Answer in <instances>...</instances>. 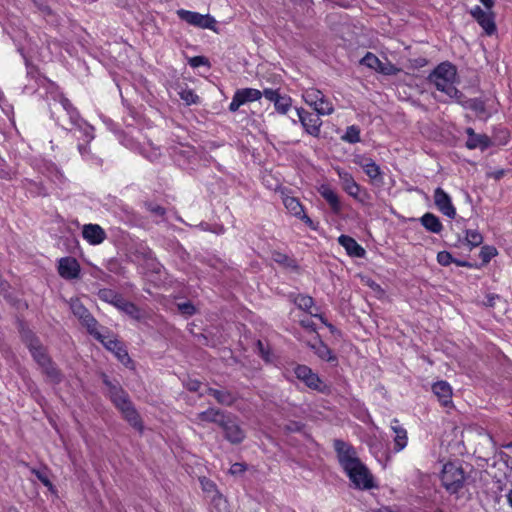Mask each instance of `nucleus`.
I'll return each instance as SVG.
<instances>
[{"mask_svg":"<svg viewBox=\"0 0 512 512\" xmlns=\"http://www.w3.org/2000/svg\"><path fill=\"white\" fill-rule=\"evenodd\" d=\"M59 103L68 117L70 126L61 121L60 118L56 119V123L67 131H72L73 129L78 130L85 136L87 142H91L94 139L93 127L81 117L77 108L73 106L68 98L61 96Z\"/></svg>","mask_w":512,"mask_h":512,"instance_id":"f257e3e1","label":"nucleus"},{"mask_svg":"<svg viewBox=\"0 0 512 512\" xmlns=\"http://www.w3.org/2000/svg\"><path fill=\"white\" fill-rule=\"evenodd\" d=\"M456 78V67L450 62H442L428 75L427 80L438 91L445 93L456 83Z\"/></svg>","mask_w":512,"mask_h":512,"instance_id":"f03ea898","label":"nucleus"},{"mask_svg":"<svg viewBox=\"0 0 512 512\" xmlns=\"http://www.w3.org/2000/svg\"><path fill=\"white\" fill-rule=\"evenodd\" d=\"M440 479L442 486L446 491L449 494L454 495L463 488L465 483V473L462 467L449 462L443 466Z\"/></svg>","mask_w":512,"mask_h":512,"instance_id":"7ed1b4c3","label":"nucleus"},{"mask_svg":"<svg viewBox=\"0 0 512 512\" xmlns=\"http://www.w3.org/2000/svg\"><path fill=\"white\" fill-rule=\"evenodd\" d=\"M97 295L100 300L115 306L118 310L127 314L131 318H140L139 308L134 303L126 300L121 294L117 293L116 291L109 288H103L98 291Z\"/></svg>","mask_w":512,"mask_h":512,"instance_id":"20e7f679","label":"nucleus"},{"mask_svg":"<svg viewBox=\"0 0 512 512\" xmlns=\"http://www.w3.org/2000/svg\"><path fill=\"white\" fill-rule=\"evenodd\" d=\"M224 438L233 445L241 444L246 438V431L241 425L239 417L228 412L220 427Z\"/></svg>","mask_w":512,"mask_h":512,"instance_id":"39448f33","label":"nucleus"},{"mask_svg":"<svg viewBox=\"0 0 512 512\" xmlns=\"http://www.w3.org/2000/svg\"><path fill=\"white\" fill-rule=\"evenodd\" d=\"M333 447L336 452L339 465L344 472L361 461L357 456L355 448L348 442L341 439H335Z\"/></svg>","mask_w":512,"mask_h":512,"instance_id":"423d86ee","label":"nucleus"},{"mask_svg":"<svg viewBox=\"0 0 512 512\" xmlns=\"http://www.w3.org/2000/svg\"><path fill=\"white\" fill-rule=\"evenodd\" d=\"M345 473L357 489L369 490L374 487L373 477L361 461L346 470Z\"/></svg>","mask_w":512,"mask_h":512,"instance_id":"0eeeda50","label":"nucleus"},{"mask_svg":"<svg viewBox=\"0 0 512 512\" xmlns=\"http://www.w3.org/2000/svg\"><path fill=\"white\" fill-rule=\"evenodd\" d=\"M296 377L305 383V385L321 393L328 391V386L321 380L318 374L314 373L312 369L306 365H297L294 369Z\"/></svg>","mask_w":512,"mask_h":512,"instance_id":"6e6552de","label":"nucleus"},{"mask_svg":"<svg viewBox=\"0 0 512 512\" xmlns=\"http://www.w3.org/2000/svg\"><path fill=\"white\" fill-rule=\"evenodd\" d=\"M304 101L312 106L318 115H330L334 107L324 94L318 89H309L303 94Z\"/></svg>","mask_w":512,"mask_h":512,"instance_id":"1a4fd4ad","label":"nucleus"},{"mask_svg":"<svg viewBox=\"0 0 512 512\" xmlns=\"http://www.w3.org/2000/svg\"><path fill=\"white\" fill-rule=\"evenodd\" d=\"M169 94L178 96L187 106L200 103V97L188 87L184 79H177L168 85Z\"/></svg>","mask_w":512,"mask_h":512,"instance_id":"9d476101","label":"nucleus"},{"mask_svg":"<svg viewBox=\"0 0 512 512\" xmlns=\"http://www.w3.org/2000/svg\"><path fill=\"white\" fill-rule=\"evenodd\" d=\"M23 338L33 359L40 367L52 360L45 347L31 331L24 332Z\"/></svg>","mask_w":512,"mask_h":512,"instance_id":"9b49d317","label":"nucleus"},{"mask_svg":"<svg viewBox=\"0 0 512 512\" xmlns=\"http://www.w3.org/2000/svg\"><path fill=\"white\" fill-rule=\"evenodd\" d=\"M177 15L188 24L203 29H214L216 24V20L209 14L203 15L198 12L179 9Z\"/></svg>","mask_w":512,"mask_h":512,"instance_id":"f8f14e48","label":"nucleus"},{"mask_svg":"<svg viewBox=\"0 0 512 512\" xmlns=\"http://www.w3.org/2000/svg\"><path fill=\"white\" fill-rule=\"evenodd\" d=\"M108 351L112 352L115 357L126 367H128L132 360L129 357L127 349L123 342L119 341L116 338H110L108 336L103 335L102 338L98 340Z\"/></svg>","mask_w":512,"mask_h":512,"instance_id":"ddd939ff","label":"nucleus"},{"mask_svg":"<svg viewBox=\"0 0 512 512\" xmlns=\"http://www.w3.org/2000/svg\"><path fill=\"white\" fill-rule=\"evenodd\" d=\"M228 412L217 407H209L205 411L196 413L192 421L197 425L215 424L220 427Z\"/></svg>","mask_w":512,"mask_h":512,"instance_id":"4468645a","label":"nucleus"},{"mask_svg":"<svg viewBox=\"0 0 512 512\" xmlns=\"http://www.w3.org/2000/svg\"><path fill=\"white\" fill-rule=\"evenodd\" d=\"M297 115L305 131L311 136L318 137L322 125L320 115L310 113L303 108L297 109Z\"/></svg>","mask_w":512,"mask_h":512,"instance_id":"2eb2a0df","label":"nucleus"},{"mask_svg":"<svg viewBox=\"0 0 512 512\" xmlns=\"http://www.w3.org/2000/svg\"><path fill=\"white\" fill-rule=\"evenodd\" d=\"M263 96V92H261L258 89L254 88H243L238 89L233 98L231 103L229 104V110L231 112H236L241 105L245 104L246 102H252L257 101Z\"/></svg>","mask_w":512,"mask_h":512,"instance_id":"dca6fc26","label":"nucleus"},{"mask_svg":"<svg viewBox=\"0 0 512 512\" xmlns=\"http://www.w3.org/2000/svg\"><path fill=\"white\" fill-rule=\"evenodd\" d=\"M103 383L109 389V396L119 411L132 404L129 395L118 385L113 384L106 375L103 376Z\"/></svg>","mask_w":512,"mask_h":512,"instance_id":"f3484780","label":"nucleus"},{"mask_svg":"<svg viewBox=\"0 0 512 512\" xmlns=\"http://www.w3.org/2000/svg\"><path fill=\"white\" fill-rule=\"evenodd\" d=\"M354 163L359 165L365 174L371 179L373 183L382 184L383 177L379 165H377L371 158L363 155H357Z\"/></svg>","mask_w":512,"mask_h":512,"instance_id":"a211bd4d","label":"nucleus"},{"mask_svg":"<svg viewBox=\"0 0 512 512\" xmlns=\"http://www.w3.org/2000/svg\"><path fill=\"white\" fill-rule=\"evenodd\" d=\"M470 14L487 35L490 36L496 32L497 28L492 13L484 11L480 6H475L470 10Z\"/></svg>","mask_w":512,"mask_h":512,"instance_id":"6ab92c4d","label":"nucleus"},{"mask_svg":"<svg viewBox=\"0 0 512 512\" xmlns=\"http://www.w3.org/2000/svg\"><path fill=\"white\" fill-rule=\"evenodd\" d=\"M434 203L437 209L445 216L454 219L456 216V209L452 204L451 197L441 188L437 187L434 190Z\"/></svg>","mask_w":512,"mask_h":512,"instance_id":"aec40b11","label":"nucleus"},{"mask_svg":"<svg viewBox=\"0 0 512 512\" xmlns=\"http://www.w3.org/2000/svg\"><path fill=\"white\" fill-rule=\"evenodd\" d=\"M263 96L274 103L275 110L280 114H286L292 106L291 97L280 94L278 90L264 89Z\"/></svg>","mask_w":512,"mask_h":512,"instance_id":"412c9836","label":"nucleus"},{"mask_svg":"<svg viewBox=\"0 0 512 512\" xmlns=\"http://www.w3.org/2000/svg\"><path fill=\"white\" fill-rule=\"evenodd\" d=\"M206 393L212 396L218 404L226 407L233 406L239 399L236 392L223 387L219 389L207 387Z\"/></svg>","mask_w":512,"mask_h":512,"instance_id":"4be33fe9","label":"nucleus"},{"mask_svg":"<svg viewBox=\"0 0 512 512\" xmlns=\"http://www.w3.org/2000/svg\"><path fill=\"white\" fill-rule=\"evenodd\" d=\"M465 132L468 137L466 147L469 150L480 149L484 151L493 145V141L488 135L477 134L471 127L466 128Z\"/></svg>","mask_w":512,"mask_h":512,"instance_id":"5701e85b","label":"nucleus"},{"mask_svg":"<svg viewBox=\"0 0 512 512\" xmlns=\"http://www.w3.org/2000/svg\"><path fill=\"white\" fill-rule=\"evenodd\" d=\"M58 272L64 279H75L79 277L80 265L73 257H63L59 260Z\"/></svg>","mask_w":512,"mask_h":512,"instance_id":"b1692460","label":"nucleus"},{"mask_svg":"<svg viewBox=\"0 0 512 512\" xmlns=\"http://www.w3.org/2000/svg\"><path fill=\"white\" fill-rule=\"evenodd\" d=\"M82 236L89 244L98 245L105 240L106 233L100 225L90 223L83 226Z\"/></svg>","mask_w":512,"mask_h":512,"instance_id":"393cba45","label":"nucleus"},{"mask_svg":"<svg viewBox=\"0 0 512 512\" xmlns=\"http://www.w3.org/2000/svg\"><path fill=\"white\" fill-rule=\"evenodd\" d=\"M170 154L179 166H184L190 163L196 155L192 147L185 145L172 147Z\"/></svg>","mask_w":512,"mask_h":512,"instance_id":"a878e982","label":"nucleus"},{"mask_svg":"<svg viewBox=\"0 0 512 512\" xmlns=\"http://www.w3.org/2000/svg\"><path fill=\"white\" fill-rule=\"evenodd\" d=\"M338 243L344 247L347 254L351 257L363 258L366 254L365 249L348 235L339 236Z\"/></svg>","mask_w":512,"mask_h":512,"instance_id":"bb28decb","label":"nucleus"},{"mask_svg":"<svg viewBox=\"0 0 512 512\" xmlns=\"http://www.w3.org/2000/svg\"><path fill=\"white\" fill-rule=\"evenodd\" d=\"M391 429L395 434L393 438L394 451L400 452L407 446L408 443L407 430L399 424V420L396 418L391 422Z\"/></svg>","mask_w":512,"mask_h":512,"instance_id":"cd10ccee","label":"nucleus"},{"mask_svg":"<svg viewBox=\"0 0 512 512\" xmlns=\"http://www.w3.org/2000/svg\"><path fill=\"white\" fill-rule=\"evenodd\" d=\"M311 350L322 360L329 363H337V356L333 351L320 339V336L315 334V344L311 346Z\"/></svg>","mask_w":512,"mask_h":512,"instance_id":"c85d7f7f","label":"nucleus"},{"mask_svg":"<svg viewBox=\"0 0 512 512\" xmlns=\"http://www.w3.org/2000/svg\"><path fill=\"white\" fill-rule=\"evenodd\" d=\"M432 391L443 406L447 407L452 403V389L448 382L438 381L434 383Z\"/></svg>","mask_w":512,"mask_h":512,"instance_id":"c756f323","label":"nucleus"},{"mask_svg":"<svg viewBox=\"0 0 512 512\" xmlns=\"http://www.w3.org/2000/svg\"><path fill=\"white\" fill-rule=\"evenodd\" d=\"M339 178L343 190L355 199H359V193L361 190L360 185L354 180L352 175L348 172H339Z\"/></svg>","mask_w":512,"mask_h":512,"instance_id":"7c9ffc66","label":"nucleus"},{"mask_svg":"<svg viewBox=\"0 0 512 512\" xmlns=\"http://www.w3.org/2000/svg\"><path fill=\"white\" fill-rule=\"evenodd\" d=\"M483 242V236L477 230H466V235L464 238L458 237L457 241L454 243L455 247H461L462 245H466L471 251L473 248L478 247Z\"/></svg>","mask_w":512,"mask_h":512,"instance_id":"2f4dec72","label":"nucleus"},{"mask_svg":"<svg viewBox=\"0 0 512 512\" xmlns=\"http://www.w3.org/2000/svg\"><path fill=\"white\" fill-rule=\"evenodd\" d=\"M318 191L327 201L333 213L339 214L342 210V205L336 192H334L328 185H321Z\"/></svg>","mask_w":512,"mask_h":512,"instance_id":"473e14b6","label":"nucleus"},{"mask_svg":"<svg viewBox=\"0 0 512 512\" xmlns=\"http://www.w3.org/2000/svg\"><path fill=\"white\" fill-rule=\"evenodd\" d=\"M421 225L429 232L439 234L443 230L440 219L433 213L427 212L419 219Z\"/></svg>","mask_w":512,"mask_h":512,"instance_id":"72a5a7b5","label":"nucleus"},{"mask_svg":"<svg viewBox=\"0 0 512 512\" xmlns=\"http://www.w3.org/2000/svg\"><path fill=\"white\" fill-rule=\"evenodd\" d=\"M40 368L42 369V372L46 375L49 382L53 384H59L62 381L63 375L52 360H50Z\"/></svg>","mask_w":512,"mask_h":512,"instance_id":"f704fd0d","label":"nucleus"},{"mask_svg":"<svg viewBox=\"0 0 512 512\" xmlns=\"http://www.w3.org/2000/svg\"><path fill=\"white\" fill-rule=\"evenodd\" d=\"M120 412L132 427L139 431H142V421L133 403L130 406L126 407L125 409L121 410Z\"/></svg>","mask_w":512,"mask_h":512,"instance_id":"c9c22d12","label":"nucleus"},{"mask_svg":"<svg viewBox=\"0 0 512 512\" xmlns=\"http://www.w3.org/2000/svg\"><path fill=\"white\" fill-rule=\"evenodd\" d=\"M272 260L285 268H289L295 271L299 269L297 261L285 253L274 251L272 253Z\"/></svg>","mask_w":512,"mask_h":512,"instance_id":"e433bc0d","label":"nucleus"},{"mask_svg":"<svg viewBox=\"0 0 512 512\" xmlns=\"http://www.w3.org/2000/svg\"><path fill=\"white\" fill-rule=\"evenodd\" d=\"M83 326L86 327L87 332L92 335L97 341L102 338L104 334L98 331V321L94 318V316L90 313L87 317L81 320Z\"/></svg>","mask_w":512,"mask_h":512,"instance_id":"4c0bfd02","label":"nucleus"},{"mask_svg":"<svg viewBox=\"0 0 512 512\" xmlns=\"http://www.w3.org/2000/svg\"><path fill=\"white\" fill-rule=\"evenodd\" d=\"M24 186L27 192L33 197L47 195V190L41 182L26 179Z\"/></svg>","mask_w":512,"mask_h":512,"instance_id":"58836bf2","label":"nucleus"},{"mask_svg":"<svg viewBox=\"0 0 512 512\" xmlns=\"http://www.w3.org/2000/svg\"><path fill=\"white\" fill-rule=\"evenodd\" d=\"M286 209L295 217H299L304 212L303 206L300 201L295 197H286L283 200Z\"/></svg>","mask_w":512,"mask_h":512,"instance_id":"ea45409f","label":"nucleus"},{"mask_svg":"<svg viewBox=\"0 0 512 512\" xmlns=\"http://www.w3.org/2000/svg\"><path fill=\"white\" fill-rule=\"evenodd\" d=\"M463 108L470 109L478 115L486 113L485 102L480 98H468Z\"/></svg>","mask_w":512,"mask_h":512,"instance_id":"a19ab883","label":"nucleus"},{"mask_svg":"<svg viewBox=\"0 0 512 512\" xmlns=\"http://www.w3.org/2000/svg\"><path fill=\"white\" fill-rule=\"evenodd\" d=\"M294 304L301 310L311 312L310 309L314 305V299L311 296L298 294L293 299Z\"/></svg>","mask_w":512,"mask_h":512,"instance_id":"79ce46f5","label":"nucleus"},{"mask_svg":"<svg viewBox=\"0 0 512 512\" xmlns=\"http://www.w3.org/2000/svg\"><path fill=\"white\" fill-rule=\"evenodd\" d=\"M174 305L176 306L177 311L185 317L193 316L197 312V308L192 304L191 301H176Z\"/></svg>","mask_w":512,"mask_h":512,"instance_id":"37998d69","label":"nucleus"},{"mask_svg":"<svg viewBox=\"0 0 512 512\" xmlns=\"http://www.w3.org/2000/svg\"><path fill=\"white\" fill-rule=\"evenodd\" d=\"M341 139L350 144H355L361 141L360 138V129L356 125H351L347 127L344 135L341 136Z\"/></svg>","mask_w":512,"mask_h":512,"instance_id":"c03bdc74","label":"nucleus"},{"mask_svg":"<svg viewBox=\"0 0 512 512\" xmlns=\"http://www.w3.org/2000/svg\"><path fill=\"white\" fill-rule=\"evenodd\" d=\"M510 134L509 131L505 128L499 127L495 128L492 136L493 145H506L509 141Z\"/></svg>","mask_w":512,"mask_h":512,"instance_id":"a18cd8bd","label":"nucleus"},{"mask_svg":"<svg viewBox=\"0 0 512 512\" xmlns=\"http://www.w3.org/2000/svg\"><path fill=\"white\" fill-rule=\"evenodd\" d=\"M148 148H144V156L151 162H156L160 158L159 148L154 145V143L148 139L147 140Z\"/></svg>","mask_w":512,"mask_h":512,"instance_id":"49530a36","label":"nucleus"},{"mask_svg":"<svg viewBox=\"0 0 512 512\" xmlns=\"http://www.w3.org/2000/svg\"><path fill=\"white\" fill-rule=\"evenodd\" d=\"M360 63L377 71V69L380 67L381 61L373 53L367 52L366 55L361 59Z\"/></svg>","mask_w":512,"mask_h":512,"instance_id":"de8ad7c7","label":"nucleus"},{"mask_svg":"<svg viewBox=\"0 0 512 512\" xmlns=\"http://www.w3.org/2000/svg\"><path fill=\"white\" fill-rule=\"evenodd\" d=\"M71 310L80 321L90 314L89 310L79 300L72 301Z\"/></svg>","mask_w":512,"mask_h":512,"instance_id":"09e8293b","label":"nucleus"},{"mask_svg":"<svg viewBox=\"0 0 512 512\" xmlns=\"http://www.w3.org/2000/svg\"><path fill=\"white\" fill-rule=\"evenodd\" d=\"M445 94L451 99H454L462 107H464L465 101L468 99L460 90L455 87V84L448 88Z\"/></svg>","mask_w":512,"mask_h":512,"instance_id":"8fccbe9b","label":"nucleus"},{"mask_svg":"<svg viewBox=\"0 0 512 512\" xmlns=\"http://www.w3.org/2000/svg\"><path fill=\"white\" fill-rule=\"evenodd\" d=\"M202 262L205 263L206 265H208L209 267L216 269L218 271H223L224 269L227 268V264L224 261H222L220 258H217L215 256L203 258Z\"/></svg>","mask_w":512,"mask_h":512,"instance_id":"3c124183","label":"nucleus"},{"mask_svg":"<svg viewBox=\"0 0 512 512\" xmlns=\"http://www.w3.org/2000/svg\"><path fill=\"white\" fill-rule=\"evenodd\" d=\"M305 424L299 421H289L282 426V430L286 434L300 433L303 431Z\"/></svg>","mask_w":512,"mask_h":512,"instance_id":"603ef678","label":"nucleus"},{"mask_svg":"<svg viewBox=\"0 0 512 512\" xmlns=\"http://www.w3.org/2000/svg\"><path fill=\"white\" fill-rule=\"evenodd\" d=\"M497 250L493 246H483L480 251V258L484 264L490 262V260L496 256Z\"/></svg>","mask_w":512,"mask_h":512,"instance_id":"864d4df0","label":"nucleus"},{"mask_svg":"<svg viewBox=\"0 0 512 512\" xmlns=\"http://www.w3.org/2000/svg\"><path fill=\"white\" fill-rule=\"evenodd\" d=\"M183 385L190 392H199L203 384L198 379L187 377L183 380Z\"/></svg>","mask_w":512,"mask_h":512,"instance_id":"5fc2aeb1","label":"nucleus"},{"mask_svg":"<svg viewBox=\"0 0 512 512\" xmlns=\"http://www.w3.org/2000/svg\"><path fill=\"white\" fill-rule=\"evenodd\" d=\"M454 261V257L448 251H440L437 254V262L442 266H449Z\"/></svg>","mask_w":512,"mask_h":512,"instance_id":"6e6d98bb","label":"nucleus"},{"mask_svg":"<svg viewBox=\"0 0 512 512\" xmlns=\"http://www.w3.org/2000/svg\"><path fill=\"white\" fill-rule=\"evenodd\" d=\"M209 61L204 56H194L189 59V65L193 68L208 65Z\"/></svg>","mask_w":512,"mask_h":512,"instance_id":"4d7b16f0","label":"nucleus"},{"mask_svg":"<svg viewBox=\"0 0 512 512\" xmlns=\"http://www.w3.org/2000/svg\"><path fill=\"white\" fill-rule=\"evenodd\" d=\"M377 71L385 75H392L395 74L397 69L390 63L381 62L380 67L377 69Z\"/></svg>","mask_w":512,"mask_h":512,"instance_id":"13d9d810","label":"nucleus"},{"mask_svg":"<svg viewBox=\"0 0 512 512\" xmlns=\"http://www.w3.org/2000/svg\"><path fill=\"white\" fill-rule=\"evenodd\" d=\"M246 469H247V467L244 463L237 462V463L232 464L229 472L231 475H241L246 471Z\"/></svg>","mask_w":512,"mask_h":512,"instance_id":"bf43d9fd","label":"nucleus"},{"mask_svg":"<svg viewBox=\"0 0 512 512\" xmlns=\"http://www.w3.org/2000/svg\"><path fill=\"white\" fill-rule=\"evenodd\" d=\"M27 76L38 81L39 72L37 68L26 60Z\"/></svg>","mask_w":512,"mask_h":512,"instance_id":"052dcab7","label":"nucleus"},{"mask_svg":"<svg viewBox=\"0 0 512 512\" xmlns=\"http://www.w3.org/2000/svg\"><path fill=\"white\" fill-rule=\"evenodd\" d=\"M82 136H83V140L85 143H79L78 150L82 157H87L90 154V149H89V145H88L90 142H87V140L85 139V136L83 134H82Z\"/></svg>","mask_w":512,"mask_h":512,"instance_id":"680f3d73","label":"nucleus"},{"mask_svg":"<svg viewBox=\"0 0 512 512\" xmlns=\"http://www.w3.org/2000/svg\"><path fill=\"white\" fill-rule=\"evenodd\" d=\"M298 218L301 219L312 230H317V226L305 212H302Z\"/></svg>","mask_w":512,"mask_h":512,"instance_id":"e2e57ef3","label":"nucleus"},{"mask_svg":"<svg viewBox=\"0 0 512 512\" xmlns=\"http://www.w3.org/2000/svg\"><path fill=\"white\" fill-rule=\"evenodd\" d=\"M201 484H202L203 490L206 492H212V491L216 490V485L211 480L203 479V480H201Z\"/></svg>","mask_w":512,"mask_h":512,"instance_id":"0e129e2a","label":"nucleus"},{"mask_svg":"<svg viewBox=\"0 0 512 512\" xmlns=\"http://www.w3.org/2000/svg\"><path fill=\"white\" fill-rule=\"evenodd\" d=\"M300 325H301L303 328H305V329H307V330H309V331H311V332L316 333V325H315V323H314L313 321H311V320H309V319L301 320V321H300Z\"/></svg>","mask_w":512,"mask_h":512,"instance_id":"69168bd1","label":"nucleus"},{"mask_svg":"<svg viewBox=\"0 0 512 512\" xmlns=\"http://www.w3.org/2000/svg\"><path fill=\"white\" fill-rule=\"evenodd\" d=\"M36 475L37 478L43 483V485H45L46 487H52V483L47 476L43 475L40 472H37Z\"/></svg>","mask_w":512,"mask_h":512,"instance_id":"338daca9","label":"nucleus"},{"mask_svg":"<svg viewBox=\"0 0 512 512\" xmlns=\"http://www.w3.org/2000/svg\"><path fill=\"white\" fill-rule=\"evenodd\" d=\"M325 326L330 330L333 335L341 337L342 333L333 324L325 322Z\"/></svg>","mask_w":512,"mask_h":512,"instance_id":"774afa93","label":"nucleus"}]
</instances>
